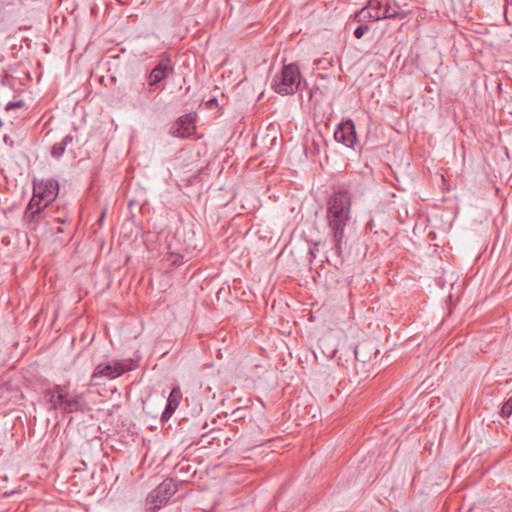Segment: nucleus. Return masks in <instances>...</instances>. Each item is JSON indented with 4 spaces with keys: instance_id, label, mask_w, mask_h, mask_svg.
<instances>
[{
    "instance_id": "f257e3e1",
    "label": "nucleus",
    "mask_w": 512,
    "mask_h": 512,
    "mask_svg": "<svg viewBox=\"0 0 512 512\" xmlns=\"http://www.w3.org/2000/svg\"><path fill=\"white\" fill-rule=\"evenodd\" d=\"M351 218V195L347 189L335 191L327 202L328 235L332 242L331 250L338 258L342 257L347 244L346 229Z\"/></svg>"
},
{
    "instance_id": "f03ea898",
    "label": "nucleus",
    "mask_w": 512,
    "mask_h": 512,
    "mask_svg": "<svg viewBox=\"0 0 512 512\" xmlns=\"http://www.w3.org/2000/svg\"><path fill=\"white\" fill-rule=\"evenodd\" d=\"M43 398L50 405L49 410H60L63 413L86 412L88 404L82 394L70 396L66 386L55 385L43 391Z\"/></svg>"
},
{
    "instance_id": "7ed1b4c3",
    "label": "nucleus",
    "mask_w": 512,
    "mask_h": 512,
    "mask_svg": "<svg viewBox=\"0 0 512 512\" xmlns=\"http://www.w3.org/2000/svg\"><path fill=\"white\" fill-rule=\"evenodd\" d=\"M301 84L299 67L295 63L285 65L281 73L276 75L271 82L272 89L280 95L294 94Z\"/></svg>"
},
{
    "instance_id": "20e7f679",
    "label": "nucleus",
    "mask_w": 512,
    "mask_h": 512,
    "mask_svg": "<svg viewBox=\"0 0 512 512\" xmlns=\"http://www.w3.org/2000/svg\"><path fill=\"white\" fill-rule=\"evenodd\" d=\"M177 484L172 478L165 479L146 498L147 510L157 512L176 493Z\"/></svg>"
},
{
    "instance_id": "39448f33",
    "label": "nucleus",
    "mask_w": 512,
    "mask_h": 512,
    "mask_svg": "<svg viewBox=\"0 0 512 512\" xmlns=\"http://www.w3.org/2000/svg\"><path fill=\"white\" fill-rule=\"evenodd\" d=\"M59 183L54 178L42 179L33 182V196L36 202L48 207L58 196Z\"/></svg>"
},
{
    "instance_id": "423d86ee",
    "label": "nucleus",
    "mask_w": 512,
    "mask_h": 512,
    "mask_svg": "<svg viewBox=\"0 0 512 512\" xmlns=\"http://www.w3.org/2000/svg\"><path fill=\"white\" fill-rule=\"evenodd\" d=\"M128 370H130L129 366L119 360H113L107 363H100L95 367L93 374L91 376V381L94 382L98 378L115 379Z\"/></svg>"
},
{
    "instance_id": "0eeeda50",
    "label": "nucleus",
    "mask_w": 512,
    "mask_h": 512,
    "mask_svg": "<svg viewBox=\"0 0 512 512\" xmlns=\"http://www.w3.org/2000/svg\"><path fill=\"white\" fill-rule=\"evenodd\" d=\"M37 199H31L26 206L23 220L30 230H36L37 227L45 220L50 210L46 211L45 205L36 202Z\"/></svg>"
},
{
    "instance_id": "6e6552de",
    "label": "nucleus",
    "mask_w": 512,
    "mask_h": 512,
    "mask_svg": "<svg viewBox=\"0 0 512 512\" xmlns=\"http://www.w3.org/2000/svg\"><path fill=\"white\" fill-rule=\"evenodd\" d=\"M368 9H370L375 16L379 15V20L396 18L401 13V8L395 0H369Z\"/></svg>"
},
{
    "instance_id": "1a4fd4ad",
    "label": "nucleus",
    "mask_w": 512,
    "mask_h": 512,
    "mask_svg": "<svg viewBox=\"0 0 512 512\" xmlns=\"http://www.w3.org/2000/svg\"><path fill=\"white\" fill-rule=\"evenodd\" d=\"M334 138L337 142L342 143L346 147L353 148L357 141L354 122L347 120L340 123L334 132Z\"/></svg>"
},
{
    "instance_id": "9d476101",
    "label": "nucleus",
    "mask_w": 512,
    "mask_h": 512,
    "mask_svg": "<svg viewBox=\"0 0 512 512\" xmlns=\"http://www.w3.org/2000/svg\"><path fill=\"white\" fill-rule=\"evenodd\" d=\"M174 67L169 58L161 60L149 73L147 77L148 85L157 88V85L173 74Z\"/></svg>"
},
{
    "instance_id": "9b49d317",
    "label": "nucleus",
    "mask_w": 512,
    "mask_h": 512,
    "mask_svg": "<svg viewBox=\"0 0 512 512\" xmlns=\"http://www.w3.org/2000/svg\"><path fill=\"white\" fill-rule=\"evenodd\" d=\"M195 117L192 114L181 116L171 127L170 133L174 137L188 138L195 131Z\"/></svg>"
},
{
    "instance_id": "f8f14e48",
    "label": "nucleus",
    "mask_w": 512,
    "mask_h": 512,
    "mask_svg": "<svg viewBox=\"0 0 512 512\" xmlns=\"http://www.w3.org/2000/svg\"><path fill=\"white\" fill-rule=\"evenodd\" d=\"M378 354L379 350L373 341H362L354 348L355 359L362 364L370 363Z\"/></svg>"
},
{
    "instance_id": "ddd939ff",
    "label": "nucleus",
    "mask_w": 512,
    "mask_h": 512,
    "mask_svg": "<svg viewBox=\"0 0 512 512\" xmlns=\"http://www.w3.org/2000/svg\"><path fill=\"white\" fill-rule=\"evenodd\" d=\"M182 400V392L179 386H175L169 394L165 410L161 414V421H168L174 414Z\"/></svg>"
},
{
    "instance_id": "4468645a",
    "label": "nucleus",
    "mask_w": 512,
    "mask_h": 512,
    "mask_svg": "<svg viewBox=\"0 0 512 512\" xmlns=\"http://www.w3.org/2000/svg\"><path fill=\"white\" fill-rule=\"evenodd\" d=\"M73 142V136L71 134L66 135L61 141L56 142L51 149V156L53 158H60L65 150L66 147Z\"/></svg>"
},
{
    "instance_id": "2eb2a0df",
    "label": "nucleus",
    "mask_w": 512,
    "mask_h": 512,
    "mask_svg": "<svg viewBox=\"0 0 512 512\" xmlns=\"http://www.w3.org/2000/svg\"><path fill=\"white\" fill-rule=\"evenodd\" d=\"M354 18L360 23H364L367 21H379V15L375 16L374 13H372V11L368 9V4L359 11H357L355 13Z\"/></svg>"
},
{
    "instance_id": "dca6fc26",
    "label": "nucleus",
    "mask_w": 512,
    "mask_h": 512,
    "mask_svg": "<svg viewBox=\"0 0 512 512\" xmlns=\"http://www.w3.org/2000/svg\"><path fill=\"white\" fill-rule=\"evenodd\" d=\"M500 414L504 418H508L512 415V396L503 404Z\"/></svg>"
},
{
    "instance_id": "f3484780",
    "label": "nucleus",
    "mask_w": 512,
    "mask_h": 512,
    "mask_svg": "<svg viewBox=\"0 0 512 512\" xmlns=\"http://www.w3.org/2000/svg\"><path fill=\"white\" fill-rule=\"evenodd\" d=\"M369 31V26L367 24H361L354 30V36L357 39H360L364 36L366 32Z\"/></svg>"
},
{
    "instance_id": "a211bd4d",
    "label": "nucleus",
    "mask_w": 512,
    "mask_h": 512,
    "mask_svg": "<svg viewBox=\"0 0 512 512\" xmlns=\"http://www.w3.org/2000/svg\"><path fill=\"white\" fill-rule=\"evenodd\" d=\"M22 105H23L22 101L9 102L6 105V110L9 111V110H12V109H15V108H19V107H22Z\"/></svg>"
},
{
    "instance_id": "6ab92c4d",
    "label": "nucleus",
    "mask_w": 512,
    "mask_h": 512,
    "mask_svg": "<svg viewBox=\"0 0 512 512\" xmlns=\"http://www.w3.org/2000/svg\"><path fill=\"white\" fill-rule=\"evenodd\" d=\"M206 105H207L208 108L212 109L214 106L217 105V99L216 98H212V99L208 100L206 102Z\"/></svg>"
},
{
    "instance_id": "aec40b11",
    "label": "nucleus",
    "mask_w": 512,
    "mask_h": 512,
    "mask_svg": "<svg viewBox=\"0 0 512 512\" xmlns=\"http://www.w3.org/2000/svg\"><path fill=\"white\" fill-rule=\"evenodd\" d=\"M16 0H0L2 6H10L15 3Z\"/></svg>"
},
{
    "instance_id": "412c9836",
    "label": "nucleus",
    "mask_w": 512,
    "mask_h": 512,
    "mask_svg": "<svg viewBox=\"0 0 512 512\" xmlns=\"http://www.w3.org/2000/svg\"><path fill=\"white\" fill-rule=\"evenodd\" d=\"M56 220L59 223H65L67 221V217L66 216H59V217H56Z\"/></svg>"
},
{
    "instance_id": "4be33fe9",
    "label": "nucleus",
    "mask_w": 512,
    "mask_h": 512,
    "mask_svg": "<svg viewBox=\"0 0 512 512\" xmlns=\"http://www.w3.org/2000/svg\"><path fill=\"white\" fill-rule=\"evenodd\" d=\"M4 141H5V143L9 142V139L7 136L4 137Z\"/></svg>"
},
{
    "instance_id": "5701e85b",
    "label": "nucleus",
    "mask_w": 512,
    "mask_h": 512,
    "mask_svg": "<svg viewBox=\"0 0 512 512\" xmlns=\"http://www.w3.org/2000/svg\"><path fill=\"white\" fill-rule=\"evenodd\" d=\"M335 351H336L335 349H332V350L330 351V355H333V354L335 353Z\"/></svg>"
},
{
    "instance_id": "b1692460",
    "label": "nucleus",
    "mask_w": 512,
    "mask_h": 512,
    "mask_svg": "<svg viewBox=\"0 0 512 512\" xmlns=\"http://www.w3.org/2000/svg\"><path fill=\"white\" fill-rule=\"evenodd\" d=\"M324 342H325V339H321V340H320L321 345H323V344H324Z\"/></svg>"
},
{
    "instance_id": "393cba45",
    "label": "nucleus",
    "mask_w": 512,
    "mask_h": 512,
    "mask_svg": "<svg viewBox=\"0 0 512 512\" xmlns=\"http://www.w3.org/2000/svg\"><path fill=\"white\" fill-rule=\"evenodd\" d=\"M2 126H3V122H2V120L0 119V128H2Z\"/></svg>"
},
{
    "instance_id": "a878e982",
    "label": "nucleus",
    "mask_w": 512,
    "mask_h": 512,
    "mask_svg": "<svg viewBox=\"0 0 512 512\" xmlns=\"http://www.w3.org/2000/svg\"><path fill=\"white\" fill-rule=\"evenodd\" d=\"M13 492L11 493H5V496H10Z\"/></svg>"
}]
</instances>
